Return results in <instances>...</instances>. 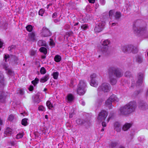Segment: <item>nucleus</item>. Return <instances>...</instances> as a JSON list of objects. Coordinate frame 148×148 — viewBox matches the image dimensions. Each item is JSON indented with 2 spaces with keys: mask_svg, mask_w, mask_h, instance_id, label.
Returning <instances> with one entry per match:
<instances>
[{
  "mask_svg": "<svg viewBox=\"0 0 148 148\" xmlns=\"http://www.w3.org/2000/svg\"><path fill=\"white\" fill-rule=\"evenodd\" d=\"M12 130L9 127H8L6 128V130L4 132V133L5 137L7 136H10L12 134Z\"/></svg>",
  "mask_w": 148,
  "mask_h": 148,
  "instance_id": "17",
  "label": "nucleus"
},
{
  "mask_svg": "<svg viewBox=\"0 0 148 148\" xmlns=\"http://www.w3.org/2000/svg\"><path fill=\"white\" fill-rule=\"evenodd\" d=\"M81 103L83 106H84L85 105V102L83 101H81Z\"/></svg>",
  "mask_w": 148,
  "mask_h": 148,
  "instance_id": "64",
  "label": "nucleus"
},
{
  "mask_svg": "<svg viewBox=\"0 0 148 148\" xmlns=\"http://www.w3.org/2000/svg\"><path fill=\"white\" fill-rule=\"evenodd\" d=\"M136 61L139 63H141L143 62L142 57L140 56L137 55L136 56Z\"/></svg>",
  "mask_w": 148,
  "mask_h": 148,
  "instance_id": "24",
  "label": "nucleus"
},
{
  "mask_svg": "<svg viewBox=\"0 0 148 148\" xmlns=\"http://www.w3.org/2000/svg\"><path fill=\"white\" fill-rule=\"evenodd\" d=\"M78 87L85 88L86 87V84L85 82L83 80H81L80 81L79 84L78 85Z\"/></svg>",
  "mask_w": 148,
  "mask_h": 148,
  "instance_id": "19",
  "label": "nucleus"
},
{
  "mask_svg": "<svg viewBox=\"0 0 148 148\" xmlns=\"http://www.w3.org/2000/svg\"><path fill=\"white\" fill-rule=\"evenodd\" d=\"M52 35L51 32L49 29L45 27H43L42 30L41 35L43 37H47Z\"/></svg>",
  "mask_w": 148,
  "mask_h": 148,
  "instance_id": "8",
  "label": "nucleus"
},
{
  "mask_svg": "<svg viewBox=\"0 0 148 148\" xmlns=\"http://www.w3.org/2000/svg\"><path fill=\"white\" fill-rule=\"evenodd\" d=\"M38 110L40 111H45V108L44 107L41 106L38 107Z\"/></svg>",
  "mask_w": 148,
  "mask_h": 148,
  "instance_id": "48",
  "label": "nucleus"
},
{
  "mask_svg": "<svg viewBox=\"0 0 148 148\" xmlns=\"http://www.w3.org/2000/svg\"><path fill=\"white\" fill-rule=\"evenodd\" d=\"M138 80L136 82V85L137 86L141 85L143 81L144 78L143 73L141 72L139 73L137 75Z\"/></svg>",
  "mask_w": 148,
  "mask_h": 148,
  "instance_id": "12",
  "label": "nucleus"
},
{
  "mask_svg": "<svg viewBox=\"0 0 148 148\" xmlns=\"http://www.w3.org/2000/svg\"><path fill=\"white\" fill-rule=\"evenodd\" d=\"M110 85L108 83H103L98 88L97 91L99 93L103 91L104 92H109L111 89Z\"/></svg>",
  "mask_w": 148,
  "mask_h": 148,
  "instance_id": "6",
  "label": "nucleus"
},
{
  "mask_svg": "<svg viewBox=\"0 0 148 148\" xmlns=\"http://www.w3.org/2000/svg\"><path fill=\"white\" fill-rule=\"evenodd\" d=\"M19 93L21 95H23L24 94V92L23 90L22 89H20L19 90Z\"/></svg>",
  "mask_w": 148,
  "mask_h": 148,
  "instance_id": "56",
  "label": "nucleus"
},
{
  "mask_svg": "<svg viewBox=\"0 0 148 148\" xmlns=\"http://www.w3.org/2000/svg\"><path fill=\"white\" fill-rule=\"evenodd\" d=\"M8 72L10 74H12V71L10 69L8 70Z\"/></svg>",
  "mask_w": 148,
  "mask_h": 148,
  "instance_id": "60",
  "label": "nucleus"
},
{
  "mask_svg": "<svg viewBox=\"0 0 148 148\" xmlns=\"http://www.w3.org/2000/svg\"><path fill=\"white\" fill-rule=\"evenodd\" d=\"M73 34V33L72 32H67L66 33V34L64 35V37H66L67 38H68L69 37L72 35Z\"/></svg>",
  "mask_w": 148,
  "mask_h": 148,
  "instance_id": "39",
  "label": "nucleus"
},
{
  "mask_svg": "<svg viewBox=\"0 0 148 148\" xmlns=\"http://www.w3.org/2000/svg\"><path fill=\"white\" fill-rule=\"evenodd\" d=\"M36 53V51L33 50H32L30 52V55L31 56H34Z\"/></svg>",
  "mask_w": 148,
  "mask_h": 148,
  "instance_id": "45",
  "label": "nucleus"
},
{
  "mask_svg": "<svg viewBox=\"0 0 148 148\" xmlns=\"http://www.w3.org/2000/svg\"><path fill=\"white\" fill-rule=\"evenodd\" d=\"M141 21L140 20H137L133 26V30L134 33L138 36L144 35L147 33V24L138 27L139 24Z\"/></svg>",
  "mask_w": 148,
  "mask_h": 148,
  "instance_id": "3",
  "label": "nucleus"
},
{
  "mask_svg": "<svg viewBox=\"0 0 148 148\" xmlns=\"http://www.w3.org/2000/svg\"><path fill=\"white\" fill-rule=\"evenodd\" d=\"M57 15V13L56 12L54 13L52 15V17L53 18H55L56 17Z\"/></svg>",
  "mask_w": 148,
  "mask_h": 148,
  "instance_id": "54",
  "label": "nucleus"
},
{
  "mask_svg": "<svg viewBox=\"0 0 148 148\" xmlns=\"http://www.w3.org/2000/svg\"><path fill=\"white\" fill-rule=\"evenodd\" d=\"M121 16V14L120 12H116L115 15V19L116 20H119Z\"/></svg>",
  "mask_w": 148,
  "mask_h": 148,
  "instance_id": "27",
  "label": "nucleus"
},
{
  "mask_svg": "<svg viewBox=\"0 0 148 148\" xmlns=\"http://www.w3.org/2000/svg\"><path fill=\"white\" fill-rule=\"evenodd\" d=\"M70 26L68 24H66L65 25V28H66L67 29H69L70 28Z\"/></svg>",
  "mask_w": 148,
  "mask_h": 148,
  "instance_id": "58",
  "label": "nucleus"
},
{
  "mask_svg": "<svg viewBox=\"0 0 148 148\" xmlns=\"http://www.w3.org/2000/svg\"><path fill=\"white\" fill-rule=\"evenodd\" d=\"M100 2L101 4L102 5H104L106 3L105 0H100Z\"/></svg>",
  "mask_w": 148,
  "mask_h": 148,
  "instance_id": "53",
  "label": "nucleus"
},
{
  "mask_svg": "<svg viewBox=\"0 0 148 148\" xmlns=\"http://www.w3.org/2000/svg\"><path fill=\"white\" fill-rule=\"evenodd\" d=\"M40 73L41 74H44L46 73V70L44 67H42L40 70Z\"/></svg>",
  "mask_w": 148,
  "mask_h": 148,
  "instance_id": "38",
  "label": "nucleus"
},
{
  "mask_svg": "<svg viewBox=\"0 0 148 148\" xmlns=\"http://www.w3.org/2000/svg\"><path fill=\"white\" fill-rule=\"evenodd\" d=\"M18 60V59L17 57H16L14 60V61L16 63H17V62Z\"/></svg>",
  "mask_w": 148,
  "mask_h": 148,
  "instance_id": "63",
  "label": "nucleus"
},
{
  "mask_svg": "<svg viewBox=\"0 0 148 148\" xmlns=\"http://www.w3.org/2000/svg\"><path fill=\"white\" fill-rule=\"evenodd\" d=\"M122 49L124 53H129L132 52L134 53H136L138 52L137 48L132 45L123 46L122 47Z\"/></svg>",
  "mask_w": 148,
  "mask_h": 148,
  "instance_id": "4",
  "label": "nucleus"
},
{
  "mask_svg": "<svg viewBox=\"0 0 148 148\" xmlns=\"http://www.w3.org/2000/svg\"><path fill=\"white\" fill-rule=\"evenodd\" d=\"M28 89L30 91H32L34 89L33 86L32 85H30L29 87L28 88Z\"/></svg>",
  "mask_w": 148,
  "mask_h": 148,
  "instance_id": "50",
  "label": "nucleus"
},
{
  "mask_svg": "<svg viewBox=\"0 0 148 148\" xmlns=\"http://www.w3.org/2000/svg\"><path fill=\"white\" fill-rule=\"evenodd\" d=\"M3 77L2 75L0 73V86H3Z\"/></svg>",
  "mask_w": 148,
  "mask_h": 148,
  "instance_id": "34",
  "label": "nucleus"
},
{
  "mask_svg": "<svg viewBox=\"0 0 148 148\" xmlns=\"http://www.w3.org/2000/svg\"><path fill=\"white\" fill-rule=\"evenodd\" d=\"M55 61L56 62H59L61 60V57L59 55H56L54 58Z\"/></svg>",
  "mask_w": 148,
  "mask_h": 148,
  "instance_id": "28",
  "label": "nucleus"
},
{
  "mask_svg": "<svg viewBox=\"0 0 148 148\" xmlns=\"http://www.w3.org/2000/svg\"><path fill=\"white\" fill-rule=\"evenodd\" d=\"M39 81V79L38 78H36L34 80L32 81L31 83L33 84L34 86H36Z\"/></svg>",
  "mask_w": 148,
  "mask_h": 148,
  "instance_id": "29",
  "label": "nucleus"
},
{
  "mask_svg": "<svg viewBox=\"0 0 148 148\" xmlns=\"http://www.w3.org/2000/svg\"><path fill=\"white\" fill-rule=\"evenodd\" d=\"M79 24V23L78 22H77L75 23L74 24L73 27V28L74 30H77L80 27L78 25Z\"/></svg>",
  "mask_w": 148,
  "mask_h": 148,
  "instance_id": "33",
  "label": "nucleus"
},
{
  "mask_svg": "<svg viewBox=\"0 0 148 148\" xmlns=\"http://www.w3.org/2000/svg\"><path fill=\"white\" fill-rule=\"evenodd\" d=\"M16 48V45H12L9 47L8 48V49L9 51H11L12 50L15 49Z\"/></svg>",
  "mask_w": 148,
  "mask_h": 148,
  "instance_id": "40",
  "label": "nucleus"
},
{
  "mask_svg": "<svg viewBox=\"0 0 148 148\" xmlns=\"http://www.w3.org/2000/svg\"><path fill=\"white\" fill-rule=\"evenodd\" d=\"M137 107L136 102L131 101L119 109V114L121 115L127 116L134 112Z\"/></svg>",
  "mask_w": 148,
  "mask_h": 148,
  "instance_id": "2",
  "label": "nucleus"
},
{
  "mask_svg": "<svg viewBox=\"0 0 148 148\" xmlns=\"http://www.w3.org/2000/svg\"><path fill=\"white\" fill-rule=\"evenodd\" d=\"M114 129L117 132H120L121 130V125L120 123L118 122H115L114 125Z\"/></svg>",
  "mask_w": 148,
  "mask_h": 148,
  "instance_id": "15",
  "label": "nucleus"
},
{
  "mask_svg": "<svg viewBox=\"0 0 148 148\" xmlns=\"http://www.w3.org/2000/svg\"><path fill=\"white\" fill-rule=\"evenodd\" d=\"M138 106L140 109L142 110H145L148 108V105L143 100L138 102Z\"/></svg>",
  "mask_w": 148,
  "mask_h": 148,
  "instance_id": "10",
  "label": "nucleus"
},
{
  "mask_svg": "<svg viewBox=\"0 0 148 148\" xmlns=\"http://www.w3.org/2000/svg\"><path fill=\"white\" fill-rule=\"evenodd\" d=\"M108 115V113L104 110L102 111L99 114L98 119L101 121H104Z\"/></svg>",
  "mask_w": 148,
  "mask_h": 148,
  "instance_id": "13",
  "label": "nucleus"
},
{
  "mask_svg": "<svg viewBox=\"0 0 148 148\" xmlns=\"http://www.w3.org/2000/svg\"><path fill=\"white\" fill-rule=\"evenodd\" d=\"M97 75L95 73H93L90 76V85L96 87L97 86L98 84L97 82L95 80V78Z\"/></svg>",
  "mask_w": 148,
  "mask_h": 148,
  "instance_id": "11",
  "label": "nucleus"
},
{
  "mask_svg": "<svg viewBox=\"0 0 148 148\" xmlns=\"http://www.w3.org/2000/svg\"><path fill=\"white\" fill-rule=\"evenodd\" d=\"M6 97L5 95V93L3 91L1 92L0 93V103H4L5 102Z\"/></svg>",
  "mask_w": 148,
  "mask_h": 148,
  "instance_id": "14",
  "label": "nucleus"
},
{
  "mask_svg": "<svg viewBox=\"0 0 148 148\" xmlns=\"http://www.w3.org/2000/svg\"><path fill=\"white\" fill-rule=\"evenodd\" d=\"M50 40H51L50 42V45L51 46H54L55 45V42H54L53 40H51V39H50Z\"/></svg>",
  "mask_w": 148,
  "mask_h": 148,
  "instance_id": "51",
  "label": "nucleus"
},
{
  "mask_svg": "<svg viewBox=\"0 0 148 148\" xmlns=\"http://www.w3.org/2000/svg\"><path fill=\"white\" fill-rule=\"evenodd\" d=\"M118 144V143L117 142H112L109 144V147L110 148H116Z\"/></svg>",
  "mask_w": 148,
  "mask_h": 148,
  "instance_id": "22",
  "label": "nucleus"
},
{
  "mask_svg": "<svg viewBox=\"0 0 148 148\" xmlns=\"http://www.w3.org/2000/svg\"><path fill=\"white\" fill-rule=\"evenodd\" d=\"M102 125L104 127L106 126V124L105 122H103L102 123Z\"/></svg>",
  "mask_w": 148,
  "mask_h": 148,
  "instance_id": "62",
  "label": "nucleus"
},
{
  "mask_svg": "<svg viewBox=\"0 0 148 148\" xmlns=\"http://www.w3.org/2000/svg\"><path fill=\"white\" fill-rule=\"evenodd\" d=\"M3 42L0 41V48H2L3 47Z\"/></svg>",
  "mask_w": 148,
  "mask_h": 148,
  "instance_id": "61",
  "label": "nucleus"
},
{
  "mask_svg": "<svg viewBox=\"0 0 148 148\" xmlns=\"http://www.w3.org/2000/svg\"><path fill=\"white\" fill-rule=\"evenodd\" d=\"M76 122L78 124H81L84 123L82 120L78 119L76 120Z\"/></svg>",
  "mask_w": 148,
  "mask_h": 148,
  "instance_id": "44",
  "label": "nucleus"
},
{
  "mask_svg": "<svg viewBox=\"0 0 148 148\" xmlns=\"http://www.w3.org/2000/svg\"><path fill=\"white\" fill-rule=\"evenodd\" d=\"M88 27V26L87 24H83L81 26V28L84 30L86 29Z\"/></svg>",
  "mask_w": 148,
  "mask_h": 148,
  "instance_id": "43",
  "label": "nucleus"
},
{
  "mask_svg": "<svg viewBox=\"0 0 148 148\" xmlns=\"http://www.w3.org/2000/svg\"><path fill=\"white\" fill-rule=\"evenodd\" d=\"M60 18H59L58 19H54V21L55 23H57V22H59L60 21Z\"/></svg>",
  "mask_w": 148,
  "mask_h": 148,
  "instance_id": "55",
  "label": "nucleus"
},
{
  "mask_svg": "<svg viewBox=\"0 0 148 148\" xmlns=\"http://www.w3.org/2000/svg\"><path fill=\"white\" fill-rule=\"evenodd\" d=\"M39 51L43 53L45 55H46L47 53V49L46 48L42 47L40 48Z\"/></svg>",
  "mask_w": 148,
  "mask_h": 148,
  "instance_id": "25",
  "label": "nucleus"
},
{
  "mask_svg": "<svg viewBox=\"0 0 148 148\" xmlns=\"http://www.w3.org/2000/svg\"><path fill=\"white\" fill-rule=\"evenodd\" d=\"M110 41L108 40H104L102 44L101 51L103 53L106 52L108 50V45L110 43Z\"/></svg>",
  "mask_w": 148,
  "mask_h": 148,
  "instance_id": "9",
  "label": "nucleus"
},
{
  "mask_svg": "<svg viewBox=\"0 0 148 148\" xmlns=\"http://www.w3.org/2000/svg\"><path fill=\"white\" fill-rule=\"evenodd\" d=\"M27 120L28 119L27 118H24L22 119L21 121L22 125L24 126L27 125L28 124Z\"/></svg>",
  "mask_w": 148,
  "mask_h": 148,
  "instance_id": "26",
  "label": "nucleus"
},
{
  "mask_svg": "<svg viewBox=\"0 0 148 148\" xmlns=\"http://www.w3.org/2000/svg\"><path fill=\"white\" fill-rule=\"evenodd\" d=\"M125 75L126 77H130L131 75L130 72L129 71H126L125 73Z\"/></svg>",
  "mask_w": 148,
  "mask_h": 148,
  "instance_id": "49",
  "label": "nucleus"
},
{
  "mask_svg": "<svg viewBox=\"0 0 148 148\" xmlns=\"http://www.w3.org/2000/svg\"><path fill=\"white\" fill-rule=\"evenodd\" d=\"M14 117L15 115L12 114H10L8 116V120L10 121H12L14 119Z\"/></svg>",
  "mask_w": 148,
  "mask_h": 148,
  "instance_id": "32",
  "label": "nucleus"
},
{
  "mask_svg": "<svg viewBox=\"0 0 148 148\" xmlns=\"http://www.w3.org/2000/svg\"><path fill=\"white\" fill-rule=\"evenodd\" d=\"M10 57V56L8 54H5L4 57V60H5V62H6L9 60Z\"/></svg>",
  "mask_w": 148,
  "mask_h": 148,
  "instance_id": "37",
  "label": "nucleus"
},
{
  "mask_svg": "<svg viewBox=\"0 0 148 148\" xmlns=\"http://www.w3.org/2000/svg\"><path fill=\"white\" fill-rule=\"evenodd\" d=\"M35 36V34L33 32H32L29 34V37L32 39H34Z\"/></svg>",
  "mask_w": 148,
  "mask_h": 148,
  "instance_id": "46",
  "label": "nucleus"
},
{
  "mask_svg": "<svg viewBox=\"0 0 148 148\" xmlns=\"http://www.w3.org/2000/svg\"><path fill=\"white\" fill-rule=\"evenodd\" d=\"M67 99L68 101H72L74 99V97L71 94H69L68 95Z\"/></svg>",
  "mask_w": 148,
  "mask_h": 148,
  "instance_id": "31",
  "label": "nucleus"
},
{
  "mask_svg": "<svg viewBox=\"0 0 148 148\" xmlns=\"http://www.w3.org/2000/svg\"><path fill=\"white\" fill-rule=\"evenodd\" d=\"M103 101V100L101 99H99L97 101V103H99V105L101 104L102 102Z\"/></svg>",
  "mask_w": 148,
  "mask_h": 148,
  "instance_id": "52",
  "label": "nucleus"
},
{
  "mask_svg": "<svg viewBox=\"0 0 148 148\" xmlns=\"http://www.w3.org/2000/svg\"><path fill=\"white\" fill-rule=\"evenodd\" d=\"M45 12V10L43 9H41L40 10L38 14L39 15L43 16V14Z\"/></svg>",
  "mask_w": 148,
  "mask_h": 148,
  "instance_id": "41",
  "label": "nucleus"
},
{
  "mask_svg": "<svg viewBox=\"0 0 148 148\" xmlns=\"http://www.w3.org/2000/svg\"><path fill=\"white\" fill-rule=\"evenodd\" d=\"M106 25V22L104 21H99L96 24L94 31L95 33H99L104 28Z\"/></svg>",
  "mask_w": 148,
  "mask_h": 148,
  "instance_id": "5",
  "label": "nucleus"
},
{
  "mask_svg": "<svg viewBox=\"0 0 148 148\" xmlns=\"http://www.w3.org/2000/svg\"><path fill=\"white\" fill-rule=\"evenodd\" d=\"M33 101L34 103H38L40 101V99L38 95H35L32 97Z\"/></svg>",
  "mask_w": 148,
  "mask_h": 148,
  "instance_id": "21",
  "label": "nucleus"
},
{
  "mask_svg": "<svg viewBox=\"0 0 148 148\" xmlns=\"http://www.w3.org/2000/svg\"><path fill=\"white\" fill-rule=\"evenodd\" d=\"M23 136V134L22 133L18 134L16 136V138L17 139H19L22 138Z\"/></svg>",
  "mask_w": 148,
  "mask_h": 148,
  "instance_id": "42",
  "label": "nucleus"
},
{
  "mask_svg": "<svg viewBox=\"0 0 148 148\" xmlns=\"http://www.w3.org/2000/svg\"><path fill=\"white\" fill-rule=\"evenodd\" d=\"M132 125L131 123H126L123 126L122 130L124 131L127 130Z\"/></svg>",
  "mask_w": 148,
  "mask_h": 148,
  "instance_id": "16",
  "label": "nucleus"
},
{
  "mask_svg": "<svg viewBox=\"0 0 148 148\" xmlns=\"http://www.w3.org/2000/svg\"><path fill=\"white\" fill-rule=\"evenodd\" d=\"M38 45L40 47L44 46L46 47L47 46L46 42L42 40H39L38 42Z\"/></svg>",
  "mask_w": 148,
  "mask_h": 148,
  "instance_id": "23",
  "label": "nucleus"
},
{
  "mask_svg": "<svg viewBox=\"0 0 148 148\" xmlns=\"http://www.w3.org/2000/svg\"><path fill=\"white\" fill-rule=\"evenodd\" d=\"M46 105L48 108L50 109L51 108H53V106L52 103L49 101H48L46 102Z\"/></svg>",
  "mask_w": 148,
  "mask_h": 148,
  "instance_id": "30",
  "label": "nucleus"
},
{
  "mask_svg": "<svg viewBox=\"0 0 148 148\" xmlns=\"http://www.w3.org/2000/svg\"><path fill=\"white\" fill-rule=\"evenodd\" d=\"M74 114V112H73L71 113H70L69 114V117L70 118H72L73 115Z\"/></svg>",
  "mask_w": 148,
  "mask_h": 148,
  "instance_id": "57",
  "label": "nucleus"
},
{
  "mask_svg": "<svg viewBox=\"0 0 148 148\" xmlns=\"http://www.w3.org/2000/svg\"><path fill=\"white\" fill-rule=\"evenodd\" d=\"M49 75L48 74L46 75L40 79V82L41 83H44L47 81L49 78Z\"/></svg>",
  "mask_w": 148,
  "mask_h": 148,
  "instance_id": "20",
  "label": "nucleus"
},
{
  "mask_svg": "<svg viewBox=\"0 0 148 148\" xmlns=\"http://www.w3.org/2000/svg\"><path fill=\"white\" fill-rule=\"evenodd\" d=\"M27 30L29 32H31L33 29L32 26L31 25H28L26 27Z\"/></svg>",
  "mask_w": 148,
  "mask_h": 148,
  "instance_id": "36",
  "label": "nucleus"
},
{
  "mask_svg": "<svg viewBox=\"0 0 148 148\" xmlns=\"http://www.w3.org/2000/svg\"><path fill=\"white\" fill-rule=\"evenodd\" d=\"M90 3H94L95 2V0H88Z\"/></svg>",
  "mask_w": 148,
  "mask_h": 148,
  "instance_id": "59",
  "label": "nucleus"
},
{
  "mask_svg": "<svg viewBox=\"0 0 148 148\" xmlns=\"http://www.w3.org/2000/svg\"><path fill=\"white\" fill-rule=\"evenodd\" d=\"M113 12L112 10H111L109 12V15L110 19L111 18L113 14Z\"/></svg>",
  "mask_w": 148,
  "mask_h": 148,
  "instance_id": "47",
  "label": "nucleus"
},
{
  "mask_svg": "<svg viewBox=\"0 0 148 148\" xmlns=\"http://www.w3.org/2000/svg\"><path fill=\"white\" fill-rule=\"evenodd\" d=\"M59 73L58 72H54L53 73L52 75L53 78L55 79H57L59 75Z\"/></svg>",
  "mask_w": 148,
  "mask_h": 148,
  "instance_id": "35",
  "label": "nucleus"
},
{
  "mask_svg": "<svg viewBox=\"0 0 148 148\" xmlns=\"http://www.w3.org/2000/svg\"><path fill=\"white\" fill-rule=\"evenodd\" d=\"M86 90L85 88L78 87L77 93L80 95H83L85 93Z\"/></svg>",
  "mask_w": 148,
  "mask_h": 148,
  "instance_id": "18",
  "label": "nucleus"
},
{
  "mask_svg": "<svg viewBox=\"0 0 148 148\" xmlns=\"http://www.w3.org/2000/svg\"><path fill=\"white\" fill-rule=\"evenodd\" d=\"M108 76L110 79V84L112 85H115L117 80L114 77L120 78L123 75V72L120 69L113 66L110 67L108 69Z\"/></svg>",
  "mask_w": 148,
  "mask_h": 148,
  "instance_id": "1",
  "label": "nucleus"
},
{
  "mask_svg": "<svg viewBox=\"0 0 148 148\" xmlns=\"http://www.w3.org/2000/svg\"><path fill=\"white\" fill-rule=\"evenodd\" d=\"M116 95H112L106 101V106L109 108V109H111L112 102L115 101H118Z\"/></svg>",
  "mask_w": 148,
  "mask_h": 148,
  "instance_id": "7",
  "label": "nucleus"
}]
</instances>
